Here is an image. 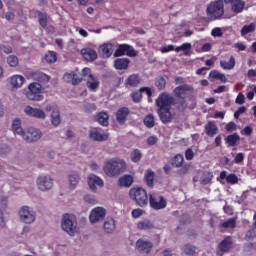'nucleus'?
<instances>
[{
  "label": "nucleus",
  "mask_w": 256,
  "mask_h": 256,
  "mask_svg": "<svg viewBox=\"0 0 256 256\" xmlns=\"http://www.w3.org/2000/svg\"><path fill=\"white\" fill-rule=\"evenodd\" d=\"M153 223H151L150 220H144V221H140L137 224V228L140 230H144V231H149L151 229H153Z\"/></svg>",
  "instance_id": "41"
},
{
  "label": "nucleus",
  "mask_w": 256,
  "mask_h": 256,
  "mask_svg": "<svg viewBox=\"0 0 256 256\" xmlns=\"http://www.w3.org/2000/svg\"><path fill=\"white\" fill-rule=\"evenodd\" d=\"M143 213H145V211L141 208H135L132 210L131 215L133 217V219H139V217H141L143 215Z\"/></svg>",
  "instance_id": "55"
},
{
  "label": "nucleus",
  "mask_w": 256,
  "mask_h": 256,
  "mask_svg": "<svg viewBox=\"0 0 256 256\" xmlns=\"http://www.w3.org/2000/svg\"><path fill=\"white\" fill-rule=\"evenodd\" d=\"M210 77H212V79H218L221 83H227V77L225 74H221V72L217 70H212L210 72Z\"/></svg>",
  "instance_id": "42"
},
{
  "label": "nucleus",
  "mask_w": 256,
  "mask_h": 256,
  "mask_svg": "<svg viewBox=\"0 0 256 256\" xmlns=\"http://www.w3.org/2000/svg\"><path fill=\"white\" fill-rule=\"evenodd\" d=\"M126 169L127 163L118 158L107 160L103 166L104 173H106L108 177H117V175L124 173Z\"/></svg>",
  "instance_id": "1"
},
{
  "label": "nucleus",
  "mask_w": 256,
  "mask_h": 256,
  "mask_svg": "<svg viewBox=\"0 0 256 256\" xmlns=\"http://www.w3.org/2000/svg\"><path fill=\"white\" fill-rule=\"evenodd\" d=\"M174 51L179 53V51H184V55H189V51H191V43L186 42L183 43L181 46L174 47Z\"/></svg>",
  "instance_id": "44"
},
{
  "label": "nucleus",
  "mask_w": 256,
  "mask_h": 256,
  "mask_svg": "<svg viewBox=\"0 0 256 256\" xmlns=\"http://www.w3.org/2000/svg\"><path fill=\"white\" fill-rule=\"evenodd\" d=\"M195 251L197 248L191 244L184 245V253L185 255H195Z\"/></svg>",
  "instance_id": "54"
},
{
  "label": "nucleus",
  "mask_w": 256,
  "mask_h": 256,
  "mask_svg": "<svg viewBox=\"0 0 256 256\" xmlns=\"http://www.w3.org/2000/svg\"><path fill=\"white\" fill-rule=\"evenodd\" d=\"M143 123L148 129H153L155 127V116L153 114H147L143 119Z\"/></svg>",
  "instance_id": "39"
},
{
  "label": "nucleus",
  "mask_w": 256,
  "mask_h": 256,
  "mask_svg": "<svg viewBox=\"0 0 256 256\" xmlns=\"http://www.w3.org/2000/svg\"><path fill=\"white\" fill-rule=\"evenodd\" d=\"M235 103H237V105H243V103H245V95H243V93H239L236 97Z\"/></svg>",
  "instance_id": "62"
},
{
  "label": "nucleus",
  "mask_w": 256,
  "mask_h": 256,
  "mask_svg": "<svg viewBox=\"0 0 256 256\" xmlns=\"http://www.w3.org/2000/svg\"><path fill=\"white\" fill-rule=\"evenodd\" d=\"M24 113L28 116V117H34V119H46L47 114L45 113V111L41 108H33V106H26L24 108Z\"/></svg>",
  "instance_id": "12"
},
{
  "label": "nucleus",
  "mask_w": 256,
  "mask_h": 256,
  "mask_svg": "<svg viewBox=\"0 0 256 256\" xmlns=\"http://www.w3.org/2000/svg\"><path fill=\"white\" fill-rule=\"evenodd\" d=\"M253 133V128L251 126H246L243 130H241V135H251Z\"/></svg>",
  "instance_id": "63"
},
{
  "label": "nucleus",
  "mask_w": 256,
  "mask_h": 256,
  "mask_svg": "<svg viewBox=\"0 0 256 256\" xmlns=\"http://www.w3.org/2000/svg\"><path fill=\"white\" fill-rule=\"evenodd\" d=\"M123 55L137 57V51L129 44H120L114 52V57H123Z\"/></svg>",
  "instance_id": "8"
},
{
  "label": "nucleus",
  "mask_w": 256,
  "mask_h": 256,
  "mask_svg": "<svg viewBox=\"0 0 256 256\" xmlns=\"http://www.w3.org/2000/svg\"><path fill=\"white\" fill-rule=\"evenodd\" d=\"M207 13L214 19H221L222 15H225V1L217 0L210 3L207 7Z\"/></svg>",
  "instance_id": "5"
},
{
  "label": "nucleus",
  "mask_w": 256,
  "mask_h": 256,
  "mask_svg": "<svg viewBox=\"0 0 256 256\" xmlns=\"http://www.w3.org/2000/svg\"><path fill=\"white\" fill-rule=\"evenodd\" d=\"M226 143L228 144V147H237L239 145V142L241 141V136L237 133H233L228 135L225 138Z\"/></svg>",
  "instance_id": "28"
},
{
  "label": "nucleus",
  "mask_w": 256,
  "mask_h": 256,
  "mask_svg": "<svg viewBox=\"0 0 256 256\" xmlns=\"http://www.w3.org/2000/svg\"><path fill=\"white\" fill-rule=\"evenodd\" d=\"M86 85L90 91H97L99 87V79L93 76V74H90L89 79L86 82Z\"/></svg>",
  "instance_id": "31"
},
{
  "label": "nucleus",
  "mask_w": 256,
  "mask_h": 256,
  "mask_svg": "<svg viewBox=\"0 0 256 256\" xmlns=\"http://www.w3.org/2000/svg\"><path fill=\"white\" fill-rule=\"evenodd\" d=\"M129 63H131V60H129V58H117L114 61V67L118 71H124L129 69Z\"/></svg>",
  "instance_id": "22"
},
{
  "label": "nucleus",
  "mask_w": 256,
  "mask_h": 256,
  "mask_svg": "<svg viewBox=\"0 0 256 256\" xmlns=\"http://www.w3.org/2000/svg\"><path fill=\"white\" fill-rule=\"evenodd\" d=\"M187 173H189V166L188 165H184L180 170H178V175L180 177H183L184 175H187Z\"/></svg>",
  "instance_id": "61"
},
{
  "label": "nucleus",
  "mask_w": 256,
  "mask_h": 256,
  "mask_svg": "<svg viewBox=\"0 0 256 256\" xmlns=\"http://www.w3.org/2000/svg\"><path fill=\"white\" fill-rule=\"evenodd\" d=\"M37 185L40 191H49L53 187V178L49 175L39 176Z\"/></svg>",
  "instance_id": "13"
},
{
  "label": "nucleus",
  "mask_w": 256,
  "mask_h": 256,
  "mask_svg": "<svg viewBox=\"0 0 256 256\" xmlns=\"http://www.w3.org/2000/svg\"><path fill=\"white\" fill-rule=\"evenodd\" d=\"M130 97L134 103H141V99H143V92L141 91V88L139 91L132 92Z\"/></svg>",
  "instance_id": "50"
},
{
  "label": "nucleus",
  "mask_w": 256,
  "mask_h": 256,
  "mask_svg": "<svg viewBox=\"0 0 256 256\" xmlns=\"http://www.w3.org/2000/svg\"><path fill=\"white\" fill-rule=\"evenodd\" d=\"M160 51L161 53H169L170 51H175V46L173 44H169L168 46L162 47Z\"/></svg>",
  "instance_id": "60"
},
{
  "label": "nucleus",
  "mask_w": 256,
  "mask_h": 256,
  "mask_svg": "<svg viewBox=\"0 0 256 256\" xmlns=\"http://www.w3.org/2000/svg\"><path fill=\"white\" fill-rule=\"evenodd\" d=\"M136 248L139 253H151V249H153V242L139 239L136 242Z\"/></svg>",
  "instance_id": "20"
},
{
  "label": "nucleus",
  "mask_w": 256,
  "mask_h": 256,
  "mask_svg": "<svg viewBox=\"0 0 256 256\" xmlns=\"http://www.w3.org/2000/svg\"><path fill=\"white\" fill-rule=\"evenodd\" d=\"M141 83V78L137 74H131L128 79L125 80L126 87H137Z\"/></svg>",
  "instance_id": "30"
},
{
  "label": "nucleus",
  "mask_w": 256,
  "mask_h": 256,
  "mask_svg": "<svg viewBox=\"0 0 256 256\" xmlns=\"http://www.w3.org/2000/svg\"><path fill=\"white\" fill-rule=\"evenodd\" d=\"M62 229L68 235H75L77 229V218L73 214H64L62 218Z\"/></svg>",
  "instance_id": "6"
},
{
  "label": "nucleus",
  "mask_w": 256,
  "mask_h": 256,
  "mask_svg": "<svg viewBox=\"0 0 256 256\" xmlns=\"http://www.w3.org/2000/svg\"><path fill=\"white\" fill-rule=\"evenodd\" d=\"M38 22L42 29L47 28V13L38 12Z\"/></svg>",
  "instance_id": "48"
},
{
  "label": "nucleus",
  "mask_w": 256,
  "mask_h": 256,
  "mask_svg": "<svg viewBox=\"0 0 256 256\" xmlns=\"http://www.w3.org/2000/svg\"><path fill=\"white\" fill-rule=\"evenodd\" d=\"M255 31V24L250 23L249 25H244L241 29V35L242 37H245V35H249V33H253Z\"/></svg>",
  "instance_id": "47"
},
{
  "label": "nucleus",
  "mask_w": 256,
  "mask_h": 256,
  "mask_svg": "<svg viewBox=\"0 0 256 256\" xmlns=\"http://www.w3.org/2000/svg\"><path fill=\"white\" fill-rule=\"evenodd\" d=\"M118 185L120 187H131L133 185V176L126 174L119 178Z\"/></svg>",
  "instance_id": "33"
},
{
  "label": "nucleus",
  "mask_w": 256,
  "mask_h": 256,
  "mask_svg": "<svg viewBox=\"0 0 256 256\" xmlns=\"http://www.w3.org/2000/svg\"><path fill=\"white\" fill-rule=\"evenodd\" d=\"M81 55L85 59V61L93 62L97 59V51L91 48H83L81 50Z\"/></svg>",
  "instance_id": "23"
},
{
  "label": "nucleus",
  "mask_w": 256,
  "mask_h": 256,
  "mask_svg": "<svg viewBox=\"0 0 256 256\" xmlns=\"http://www.w3.org/2000/svg\"><path fill=\"white\" fill-rule=\"evenodd\" d=\"M96 121L100 125L107 127V125H109V114H107L106 112H99L96 116Z\"/></svg>",
  "instance_id": "37"
},
{
  "label": "nucleus",
  "mask_w": 256,
  "mask_h": 256,
  "mask_svg": "<svg viewBox=\"0 0 256 256\" xmlns=\"http://www.w3.org/2000/svg\"><path fill=\"white\" fill-rule=\"evenodd\" d=\"M19 216L23 223H33L35 221V212H33L28 206H23L19 210Z\"/></svg>",
  "instance_id": "11"
},
{
  "label": "nucleus",
  "mask_w": 256,
  "mask_h": 256,
  "mask_svg": "<svg viewBox=\"0 0 256 256\" xmlns=\"http://www.w3.org/2000/svg\"><path fill=\"white\" fill-rule=\"evenodd\" d=\"M220 67L227 71H231V69H235V57L230 56L229 62H227L225 60H221Z\"/></svg>",
  "instance_id": "35"
},
{
  "label": "nucleus",
  "mask_w": 256,
  "mask_h": 256,
  "mask_svg": "<svg viewBox=\"0 0 256 256\" xmlns=\"http://www.w3.org/2000/svg\"><path fill=\"white\" fill-rule=\"evenodd\" d=\"M155 85H156L157 89H159V91H163V89H165V87L167 85V81L163 77H158L155 80Z\"/></svg>",
  "instance_id": "51"
},
{
  "label": "nucleus",
  "mask_w": 256,
  "mask_h": 256,
  "mask_svg": "<svg viewBox=\"0 0 256 256\" xmlns=\"http://www.w3.org/2000/svg\"><path fill=\"white\" fill-rule=\"evenodd\" d=\"M193 157H195V153L193 152V149L188 148L185 151V159H187V161H193Z\"/></svg>",
  "instance_id": "58"
},
{
  "label": "nucleus",
  "mask_w": 256,
  "mask_h": 256,
  "mask_svg": "<svg viewBox=\"0 0 256 256\" xmlns=\"http://www.w3.org/2000/svg\"><path fill=\"white\" fill-rule=\"evenodd\" d=\"M24 141H27V143H33V141H39L41 139V131L36 128H30L27 132H24V135L22 136Z\"/></svg>",
  "instance_id": "14"
},
{
  "label": "nucleus",
  "mask_w": 256,
  "mask_h": 256,
  "mask_svg": "<svg viewBox=\"0 0 256 256\" xmlns=\"http://www.w3.org/2000/svg\"><path fill=\"white\" fill-rule=\"evenodd\" d=\"M207 137H215L219 133V128L215 125V122L208 121L204 127Z\"/></svg>",
  "instance_id": "24"
},
{
  "label": "nucleus",
  "mask_w": 256,
  "mask_h": 256,
  "mask_svg": "<svg viewBox=\"0 0 256 256\" xmlns=\"http://www.w3.org/2000/svg\"><path fill=\"white\" fill-rule=\"evenodd\" d=\"M156 143H157V137H155V136H149V137L147 138V145L153 146V145H155Z\"/></svg>",
  "instance_id": "64"
},
{
  "label": "nucleus",
  "mask_w": 256,
  "mask_h": 256,
  "mask_svg": "<svg viewBox=\"0 0 256 256\" xmlns=\"http://www.w3.org/2000/svg\"><path fill=\"white\" fill-rule=\"evenodd\" d=\"M23 83H25V77L21 75H14L10 78V85L13 89H21V87H23Z\"/></svg>",
  "instance_id": "26"
},
{
  "label": "nucleus",
  "mask_w": 256,
  "mask_h": 256,
  "mask_svg": "<svg viewBox=\"0 0 256 256\" xmlns=\"http://www.w3.org/2000/svg\"><path fill=\"white\" fill-rule=\"evenodd\" d=\"M231 247H233V240L231 239V236L225 237L219 244L218 249L222 253H229L231 251Z\"/></svg>",
  "instance_id": "21"
},
{
  "label": "nucleus",
  "mask_w": 256,
  "mask_h": 256,
  "mask_svg": "<svg viewBox=\"0 0 256 256\" xmlns=\"http://www.w3.org/2000/svg\"><path fill=\"white\" fill-rule=\"evenodd\" d=\"M158 117L162 123H171L173 121V115L171 114V108H158Z\"/></svg>",
  "instance_id": "16"
},
{
  "label": "nucleus",
  "mask_w": 256,
  "mask_h": 256,
  "mask_svg": "<svg viewBox=\"0 0 256 256\" xmlns=\"http://www.w3.org/2000/svg\"><path fill=\"white\" fill-rule=\"evenodd\" d=\"M144 179L148 187H153L155 183V172L151 169H147L144 174Z\"/></svg>",
  "instance_id": "34"
},
{
  "label": "nucleus",
  "mask_w": 256,
  "mask_h": 256,
  "mask_svg": "<svg viewBox=\"0 0 256 256\" xmlns=\"http://www.w3.org/2000/svg\"><path fill=\"white\" fill-rule=\"evenodd\" d=\"M213 180V173L211 172H205L201 178H200V183L202 185H209V183H211V181Z\"/></svg>",
  "instance_id": "45"
},
{
  "label": "nucleus",
  "mask_w": 256,
  "mask_h": 256,
  "mask_svg": "<svg viewBox=\"0 0 256 256\" xmlns=\"http://www.w3.org/2000/svg\"><path fill=\"white\" fill-rule=\"evenodd\" d=\"M88 185L89 188L91 189V191H93L95 193V191H97V186L98 187H103L104 182L101 178H99L97 175L95 174H90L88 176Z\"/></svg>",
  "instance_id": "19"
},
{
  "label": "nucleus",
  "mask_w": 256,
  "mask_h": 256,
  "mask_svg": "<svg viewBox=\"0 0 256 256\" xmlns=\"http://www.w3.org/2000/svg\"><path fill=\"white\" fill-rule=\"evenodd\" d=\"M129 113H131V111L129 110L128 107H120L117 111H116V121L117 123H119V125H123L124 123L127 122V117H129Z\"/></svg>",
  "instance_id": "17"
},
{
  "label": "nucleus",
  "mask_w": 256,
  "mask_h": 256,
  "mask_svg": "<svg viewBox=\"0 0 256 256\" xmlns=\"http://www.w3.org/2000/svg\"><path fill=\"white\" fill-rule=\"evenodd\" d=\"M183 161H185V158H183V155L181 154H176L173 158H172V165L174 167H181V165H183Z\"/></svg>",
  "instance_id": "49"
},
{
  "label": "nucleus",
  "mask_w": 256,
  "mask_h": 256,
  "mask_svg": "<svg viewBox=\"0 0 256 256\" xmlns=\"http://www.w3.org/2000/svg\"><path fill=\"white\" fill-rule=\"evenodd\" d=\"M68 181L70 189H77V185L81 181V176L77 172H72L68 176Z\"/></svg>",
  "instance_id": "27"
},
{
  "label": "nucleus",
  "mask_w": 256,
  "mask_h": 256,
  "mask_svg": "<svg viewBox=\"0 0 256 256\" xmlns=\"http://www.w3.org/2000/svg\"><path fill=\"white\" fill-rule=\"evenodd\" d=\"M26 97L29 101H43V85L39 82L30 83Z\"/></svg>",
  "instance_id": "3"
},
{
  "label": "nucleus",
  "mask_w": 256,
  "mask_h": 256,
  "mask_svg": "<svg viewBox=\"0 0 256 256\" xmlns=\"http://www.w3.org/2000/svg\"><path fill=\"white\" fill-rule=\"evenodd\" d=\"M243 161H245V153L243 152L237 153L234 158V162L236 163V165H241Z\"/></svg>",
  "instance_id": "56"
},
{
  "label": "nucleus",
  "mask_w": 256,
  "mask_h": 256,
  "mask_svg": "<svg viewBox=\"0 0 256 256\" xmlns=\"http://www.w3.org/2000/svg\"><path fill=\"white\" fill-rule=\"evenodd\" d=\"M100 51L105 59H109L113 55V44L106 43L100 46Z\"/></svg>",
  "instance_id": "32"
},
{
  "label": "nucleus",
  "mask_w": 256,
  "mask_h": 256,
  "mask_svg": "<svg viewBox=\"0 0 256 256\" xmlns=\"http://www.w3.org/2000/svg\"><path fill=\"white\" fill-rule=\"evenodd\" d=\"M212 37H223V30L219 27L212 29L211 31Z\"/></svg>",
  "instance_id": "59"
},
{
  "label": "nucleus",
  "mask_w": 256,
  "mask_h": 256,
  "mask_svg": "<svg viewBox=\"0 0 256 256\" xmlns=\"http://www.w3.org/2000/svg\"><path fill=\"white\" fill-rule=\"evenodd\" d=\"M129 197L138 207H147L149 205V195L143 187H133L129 190Z\"/></svg>",
  "instance_id": "2"
},
{
  "label": "nucleus",
  "mask_w": 256,
  "mask_h": 256,
  "mask_svg": "<svg viewBox=\"0 0 256 256\" xmlns=\"http://www.w3.org/2000/svg\"><path fill=\"white\" fill-rule=\"evenodd\" d=\"M51 123L54 127H59L61 125V113L59 109H54L51 113Z\"/></svg>",
  "instance_id": "38"
},
{
  "label": "nucleus",
  "mask_w": 256,
  "mask_h": 256,
  "mask_svg": "<svg viewBox=\"0 0 256 256\" xmlns=\"http://www.w3.org/2000/svg\"><path fill=\"white\" fill-rule=\"evenodd\" d=\"M32 78L38 83H49V76L42 72H34L32 73Z\"/></svg>",
  "instance_id": "36"
},
{
  "label": "nucleus",
  "mask_w": 256,
  "mask_h": 256,
  "mask_svg": "<svg viewBox=\"0 0 256 256\" xmlns=\"http://www.w3.org/2000/svg\"><path fill=\"white\" fill-rule=\"evenodd\" d=\"M148 203L154 211H161V209H165V207H167V199L157 192L149 194Z\"/></svg>",
  "instance_id": "4"
},
{
  "label": "nucleus",
  "mask_w": 256,
  "mask_h": 256,
  "mask_svg": "<svg viewBox=\"0 0 256 256\" xmlns=\"http://www.w3.org/2000/svg\"><path fill=\"white\" fill-rule=\"evenodd\" d=\"M175 104V98L167 92H162L156 99V106L158 109H171V105Z\"/></svg>",
  "instance_id": "7"
},
{
  "label": "nucleus",
  "mask_w": 256,
  "mask_h": 256,
  "mask_svg": "<svg viewBox=\"0 0 256 256\" xmlns=\"http://www.w3.org/2000/svg\"><path fill=\"white\" fill-rule=\"evenodd\" d=\"M45 60L47 63H55L57 61V53L48 51L45 55Z\"/></svg>",
  "instance_id": "52"
},
{
  "label": "nucleus",
  "mask_w": 256,
  "mask_h": 256,
  "mask_svg": "<svg viewBox=\"0 0 256 256\" xmlns=\"http://www.w3.org/2000/svg\"><path fill=\"white\" fill-rule=\"evenodd\" d=\"M107 215V210L103 207H95L91 210L89 215L90 223H99V221H103L105 216Z\"/></svg>",
  "instance_id": "9"
},
{
  "label": "nucleus",
  "mask_w": 256,
  "mask_h": 256,
  "mask_svg": "<svg viewBox=\"0 0 256 256\" xmlns=\"http://www.w3.org/2000/svg\"><path fill=\"white\" fill-rule=\"evenodd\" d=\"M225 5H231L233 13L239 14L245 9V2L243 0H224Z\"/></svg>",
  "instance_id": "15"
},
{
  "label": "nucleus",
  "mask_w": 256,
  "mask_h": 256,
  "mask_svg": "<svg viewBox=\"0 0 256 256\" xmlns=\"http://www.w3.org/2000/svg\"><path fill=\"white\" fill-rule=\"evenodd\" d=\"M189 93H193V86L189 84H182L173 89V95L178 99H187Z\"/></svg>",
  "instance_id": "10"
},
{
  "label": "nucleus",
  "mask_w": 256,
  "mask_h": 256,
  "mask_svg": "<svg viewBox=\"0 0 256 256\" xmlns=\"http://www.w3.org/2000/svg\"><path fill=\"white\" fill-rule=\"evenodd\" d=\"M220 179H226V183L229 185H237L239 183V177H237L235 174H229L227 175V171L223 170L220 173Z\"/></svg>",
  "instance_id": "25"
},
{
  "label": "nucleus",
  "mask_w": 256,
  "mask_h": 256,
  "mask_svg": "<svg viewBox=\"0 0 256 256\" xmlns=\"http://www.w3.org/2000/svg\"><path fill=\"white\" fill-rule=\"evenodd\" d=\"M115 219L113 218H110V219H107L105 222H104V231L106 233H113L114 230H115Z\"/></svg>",
  "instance_id": "40"
},
{
  "label": "nucleus",
  "mask_w": 256,
  "mask_h": 256,
  "mask_svg": "<svg viewBox=\"0 0 256 256\" xmlns=\"http://www.w3.org/2000/svg\"><path fill=\"white\" fill-rule=\"evenodd\" d=\"M7 63L10 67H17L19 65V58L15 55H10L7 58Z\"/></svg>",
  "instance_id": "53"
},
{
  "label": "nucleus",
  "mask_w": 256,
  "mask_h": 256,
  "mask_svg": "<svg viewBox=\"0 0 256 256\" xmlns=\"http://www.w3.org/2000/svg\"><path fill=\"white\" fill-rule=\"evenodd\" d=\"M141 157H143V154L139 149H134L130 154V159L133 163H139V161H141Z\"/></svg>",
  "instance_id": "43"
},
{
  "label": "nucleus",
  "mask_w": 256,
  "mask_h": 256,
  "mask_svg": "<svg viewBox=\"0 0 256 256\" xmlns=\"http://www.w3.org/2000/svg\"><path fill=\"white\" fill-rule=\"evenodd\" d=\"M89 137L90 139H92V141H107L109 139V134H103L101 132H99V128H90L89 131Z\"/></svg>",
  "instance_id": "18"
},
{
  "label": "nucleus",
  "mask_w": 256,
  "mask_h": 256,
  "mask_svg": "<svg viewBox=\"0 0 256 256\" xmlns=\"http://www.w3.org/2000/svg\"><path fill=\"white\" fill-rule=\"evenodd\" d=\"M225 129L228 133H233V131H237V124L235 122H229L226 124Z\"/></svg>",
  "instance_id": "57"
},
{
  "label": "nucleus",
  "mask_w": 256,
  "mask_h": 256,
  "mask_svg": "<svg viewBox=\"0 0 256 256\" xmlns=\"http://www.w3.org/2000/svg\"><path fill=\"white\" fill-rule=\"evenodd\" d=\"M237 220L235 218H229L221 224L223 229H235Z\"/></svg>",
  "instance_id": "46"
},
{
  "label": "nucleus",
  "mask_w": 256,
  "mask_h": 256,
  "mask_svg": "<svg viewBox=\"0 0 256 256\" xmlns=\"http://www.w3.org/2000/svg\"><path fill=\"white\" fill-rule=\"evenodd\" d=\"M12 131L14 135H20V137H23V135H25V130H23V128L21 127V119L16 118L12 122Z\"/></svg>",
  "instance_id": "29"
}]
</instances>
